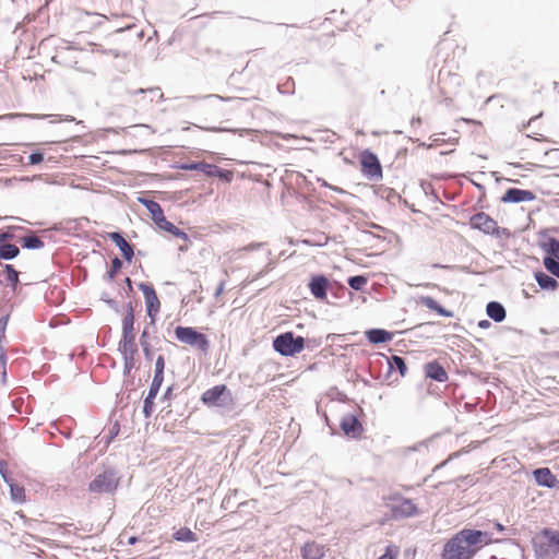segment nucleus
Returning <instances> with one entry per match:
<instances>
[{"label": "nucleus", "instance_id": "nucleus-41", "mask_svg": "<svg viewBox=\"0 0 559 559\" xmlns=\"http://www.w3.org/2000/svg\"><path fill=\"white\" fill-rule=\"evenodd\" d=\"M44 160V155L39 152L32 153L28 156V163L31 165H37Z\"/></svg>", "mask_w": 559, "mask_h": 559}, {"label": "nucleus", "instance_id": "nucleus-16", "mask_svg": "<svg viewBox=\"0 0 559 559\" xmlns=\"http://www.w3.org/2000/svg\"><path fill=\"white\" fill-rule=\"evenodd\" d=\"M163 381L153 379L147 396L144 400L143 413L150 417L154 411V399L156 397Z\"/></svg>", "mask_w": 559, "mask_h": 559}, {"label": "nucleus", "instance_id": "nucleus-13", "mask_svg": "<svg viewBox=\"0 0 559 559\" xmlns=\"http://www.w3.org/2000/svg\"><path fill=\"white\" fill-rule=\"evenodd\" d=\"M115 488L112 476L109 473L97 475L90 484L88 490L95 493L109 492Z\"/></svg>", "mask_w": 559, "mask_h": 559}, {"label": "nucleus", "instance_id": "nucleus-5", "mask_svg": "<svg viewBox=\"0 0 559 559\" xmlns=\"http://www.w3.org/2000/svg\"><path fill=\"white\" fill-rule=\"evenodd\" d=\"M140 290L144 295L146 313L151 319V323L154 324L157 318V314L160 311V300L157 296L155 288L151 284L141 283L139 284Z\"/></svg>", "mask_w": 559, "mask_h": 559}, {"label": "nucleus", "instance_id": "nucleus-29", "mask_svg": "<svg viewBox=\"0 0 559 559\" xmlns=\"http://www.w3.org/2000/svg\"><path fill=\"white\" fill-rule=\"evenodd\" d=\"M157 226L160 229H163V230H165V231H167V233H169V234H171V235H174L176 237H179V238H182V239H187L188 238V236H187V234L185 231L179 229L173 223L168 222L166 219V217L162 218L160 222L157 223Z\"/></svg>", "mask_w": 559, "mask_h": 559}, {"label": "nucleus", "instance_id": "nucleus-26", "mask_svg": "<svg viewBox=\"0 0 559 559\" xmlns=\"http://www.w3.org/2000/svg\"><path fill=\"white\" fill-rule=\"evenodd\" d=\"M543 537L546 539V546L554 554H559V532L545 530Z\"/></svg>", "mask_w": 559, "mask_h": 559}, {"label": "nucleus", "instance_id": "nucleus-9", "mask_svg": "<svg viewBox=\"0 0 559 559\" xmlns=\"http://www.w3.org/2000/svg\"><path fill=\"white\" fill-rule=\"evenodd\" d=\"M461 535H464V540L466 545L469 546V548H477L481 547L483 545H487L490 542V536L486 532L477 531V530H462Z\"/></svg>", "mask_w": 559, "mask_h": 559}, {"label": "nucleus", "instance_id": "nucleus-27", "mask_svg": "<svg viewBox=\"0 0 559 559\" xmlns=\"http://www.w3.org/2000/svg\"><path fill=\"white\" fill-rule=\"evenodd\" d=\"M535 278L543 289L555 290L558 287V282L544 272H537Z\"/></svg>", "mask_w": 559, "mask_h": 559}, {"label": "nucleus", "instance_id": "nucleus-18", "mask_svg": "<svg viewBox=\"0 0 559 559\" xmlns=\"http://www.w3.org/2000/svg\"><path fill=\"white\" fill-rule=\"evenodd\" d=\"M324 554V546L317 542H307L301 548V556L304 559H322Z\"/></svg>", "mask_w": 559, "mask_h": 559}, {"label": "nucleus", "instance_id": "nucleus-47", "mask_svg": "<svg viewBox=\"0 0 559 559\" xmlns=\"http://www.w3.org/2000/svg\"><path fill=\"white\" fill-rule=\"evenodd\" d=\"M9 237H10V235H9V234H7V233H4V234L0 235V242H1V241H3V240H5V239H7V238H9Z\"/></svg>", "mask_w": 559, "mask_h": 559}, {"label": "nucleus", "instance_id": "nucleus-28", "mask_svg": "<svg viewBox=\"0 0 559 559\" xmlns=\"http://www.w3.org/2000/svg\"><path fill=\"white\" fill-rule=\"evenodd\" d=\"M173 537L175 540L183 543H194L198 540L197 534L189 527H180L173 534Z\"/></svg>", "mask_w": 559, "mask_h": 559}, {"label": "nucleus", "instance_id": "nucleus-6", "mask_svg": "<svg viewBox=\"0 0 559 559\" xmlns=\"http://www.w3.org/2000/svg\"><path fill=\"white\" fill-rule=\"evenodd\" d=\"M362 174L369 179H380L382 167L376 154L366 150L359 154Z\"/></svg>", "mask_w": 559, "mask_h": 559}, {"label": "nucleus", "instance_id": "nucleus-10", "mask_svg": "<svg viewBox=\"0 0 559 559\" xmlns=\"http://www.w3.org/2000/svg\"><path fill=\"white\" fill-rule=\"evenodd\" d=\"M225 395H230L227 386L225 384H218L204 391L201 395V401L207 406H219L221 404L218 401H221Z\"/></svg>", "mask_w": 559, "mask_h": 559}, {"label": "nucleus", "instance_id": "nucleus-7", "mask_svg": "<svg viewBox=\"0 0 559 559\" xmlns=\"http://www.w3.org/2000/svg\"><path fill=\"white\" fill-rule=\"evenodd\" d=\"M163 92L159 87L141 88L132 93V102L142 107H148L163 100Z\"/></svg>", "mask_w": 559, "mask_h": 559}, {"label": "nucleus", "instance_id": "nucleus-8", "mask_svg": "<svg viewBox=\"0 0 559 559\" xmlns=\"http://www.w3.org/2000/svg\"><path fill=\"white\" fill-rule=\"evenodd\" d=\"M469 224L473 228L486 234H495L498 230L497 222L485 212L476 213L471 217Z\"/></svg>", "mask_w": 559, "mask_h": 559}, {"label": "nucleus", "instance_id": "nucleus-43", "mask_svg": "<svg viewBox=\"0 0 559 559\" xmlns=\"http://www.w3.org/2000/svg\"><path fill=\"white\" fill-rule=\"evenodd\" d=\"M7 321L8 319L7 318H1L0 319V340L3 337L4 335V331H5V326H7Z\"/></svg>", "mask_w": 559, "mask_h": 559}, {"label": "nucleus", "instance_id": "nucleus-46", "mask_svg": "<svg viewBox=\"0 0 559 559\" xmlns=\"http://www.w3.org/2000/svg\"><path fill=\"white\" fill-rule=\"evenodd\" d=\"M480 328H488L490 325V322L487 320H483L478 324Z\"/></svg>", "mask_w": 559, "mask_h": 559}, {"label": "nucleus", "instance_id": "nucleus-1", "mask_svg": "<svg viewBox=\"0 0 559 559\" xmlns=\"http://www.w3.org/2000/svg\"><path fill=\"white\" fill-rule=\"evenodd\" d=\"M274 349L283 356H294L305 348V338L295 336L293 332H285L273 341Z\"/></svg>", "mask_w": 559, "mask_h": 559}, {"label": "nucleus", "instance_id": "nucleus-32", "mask_svg": "<svg viewBox=\"0 0 559 559\" xmlns=\"http://www.w3.org/2000/svg\"><path fill=\"white\" fill-rule=\"evenodd\" d=\"M390 369H397L402 377L406 376L407 367L404 359L397 355H393L389 358Z\"/></svg>", "mask_w": 559, "mask_h": 559}, {"label": "nucleus", "instance_id": "nucleus-34", "mask_svg": "<svg viewBox=\"0 0 559 559\" xmlns=\"http://www.w3.org/2000/svg\"><path fill=\"white\" fill-rule=\"evenodd\" d=\"M543 263L549 273L559 278V260L551 257H545Z\"/></svg>", "mask_w": 559, "mask_h": 559}, {"label": "nucleus", "instance_id": "nucleus-42", "mask_svg": "<svg viewBox=\"0 0 559 559\" xmlns=\"http://www.w3.org/2000/svg\"><path fill=\"white\" fill-rule=\"evenodd\" d=\"M0 474L3 477V479L9 483V478L7 475V463L4 461L0 460Z\"/></svg>", "mask_w": 559, "mask_h": 559}, {"label": "nucleus", "instance_id": "nucleus-31", "mask_svg": "<svg viewBox=\"0 0 559 559\" xmlns=\"http://www.w3.org/2000/svg\"><path fill=\"white\" fill-rule=\"evenodd\" d=\"M20 249L12 243L0 245V259L11 260L17 257Z\"/></svg>", "mask_w": 559, "mask_h": 559}, {"label": "nucleus", "instance_id": "nucleus-21", "mask_svg": "<svg viewBox=\"0 0 559 559\" xmlns=\"http://www.w3.org/2000/svg\"><path fill=\"white\" fill-rule=\"evenodd\" d=\"M534 477L537 484L546 487H554L556 477L552 475L549 468L543 467L534 471Z\"/></svg>", "mask_w": 559, "mask_h": 559}, {"label": "nucleus", "instance_id": "nucleus-36", "mask_svg": "<svg viewBox=\"0 0 559 559\" xmlns=\"http://www.w3.org/2000/svg\"><path fill=\"white\" fill-rule=\"evenodd\" d=\"M127 335H122V340L120 341V347L123 349L124 353L130 352L133 353L136 349L135 345V335H132V338L130 342H128Z\"/></svg>", "mask_w": 559, "mask_h": 559}, {"label": "nucleus", "instance_id": "nucleus-40", "mask_svg": "<svg viewBox=\"0 0 559 559\" xmlns=\"http://www.w3.org/2000/svg\"><path fill=\"white\" fill-rule=\"evenodd\" d=\"M399 556V548L395 546H388L385 549V554L382 555L378 559H397Z\"/></svg>", "mask_w": 559, "mask_h": 559}, {"label": "nucleus", "instance_id": "nucleus-2", "mask_svg": "<svg viewBox=\"0 0 559 559\" xmlns=\"http://www.w3.org/2000/svg\"><path fill=\"white\" fill-rule=\"evenodd\" d=\"M463 537L459 532L444 545L442 559H471L476 554L477 548H469Z\"/></svg>", "mask_w": 559, "mask_h": 559}, {"label": "nucleus", "instance_id": "nucleus-39", "mask_svg": "<svg viewBox=\"0 0 559 559\" xmlns=\"http://www.w3.org/2000/svg\"><path fill=\"white\" fill-rule=\"evenodd\" d=\"M10 487H11V493H12V497L16 500H24L25 498V491H24V488L23 487H20V486H14L12 484H10Z\"/></svg>", "mask_w": 559, "mask_h": 559}, {"label": "nucleus", "instance_id": "nucleus-45", "mask_svg": "<svg viewBox=\"0 0 559 559\" xmlns=\"http://www.w3.org/2000/svg\"><path fill=\"white\" fill-rule=\"evenodd\" d=\"M111 265H112V269H114V272L121 269L122 266V263L121 261L118 259V258H115L112 261H111Z\"/></svg>", "mask_w": 559, "mask_h": 559}, {"label": "nucleus", "instance_id": "nucleus-3", "mask_svg": "<svg viewBox=\"0 0 559 559\" xmlns=\"http://www.w3.org/2000/svg\"><path fill=\"white\" fill-rule=\"evenodd\" d=\"M175 335L179 342L194 346L204 353L209 349L210 343L206 335L193 328L179 325L175 330Z\"/></svg>", "mask_w": 559, "mask_h": 559}, {"label": "nucleus", "instance_id": "nucleus-11", "mask_svg": "<svg viewBox=\"0 0 559 559\" xmlns=\"http://www.w3.org/2000/svg\"><path fill=\"white\" fill-rule=\"evenodd\" d=\"M535 198H536L535 193L531 190L510 188L501 197V202H503V203L531 202V201H534Z\"/></svg>", "mask_w": 559, "mask_h": 559}, {"label": "nucleus", "instance_id": "nucleus-17", "mask_svg": "<svg viewBox=\"0 0 559 559\" xmlns=\"http://www.w3.org/2000/svg\"><path fill=\"white\" fill-rule=\"evenodd\" d=\"M109 239L112 242H115V245L120 249L122 257L127 261L132 260V258L134 255L133 248L119 233H110Z\"/></svg>", "mask_w": 559, "mask_h": 559}, {"label": "nucleus", "instance_id": "nucleus-4", "mask_svg": "<svg viewBox=\"0 0 559 559\" xmlns=\"http://www.w3.org/2000/svg\"><path fill=\"white\" fill-rule=\"evenodd\" d=\"M388 507L394 520L409 518L417 514L418 509L413 500L403 497H390Z\"/></svg>", "mask_w": 559, "mask_h": 559}, {"label": "nucleus", "instance_id": "nucleus-51", "mask_svg": "<svg viewBox=\"0 0 559 559\" xmlns=\"http://www.w3.org/2000/svg\"><path fill=\"white\" fill-rule=\"evenodd\" d=\"M558 357H559V352H558Z\"/></svg>", "mask_w": 559, "mask_h": 559}, {"label": "nucleus", "instance_id": "nucleus-12", "mask_svg": "<svg viewBox=\"0 0 559 559\" xmlns=\"http://www.w3.org/2000/svg\"><path fill=\"white\" fill-rule=\"evenodd\" d=\"M341 429L350 438H359L364 431L362 425L354 414L343 416L341 420Z\"/></svg>", "mask_w": 559, "mask_h": 559}, {"label": "nucleus", "instance_id": "nucleus-37", "mask_svg": "<svg viewBox=\"0 0 559 559\" xmlns=\"http://www.w3.org/2000/svg\"><path fill=\"white\" fill-rule=\"evenodd\" d=\"M164 368H165V359L162 355H159L155 362V376L154 379L159 381H164Z\"/></svg>", "mask_w": 559, "mask_h": 559}, {"label": "nucleus", "instance_id": "nucleus-20", "mask_svg": "<svg viewBox=\"0 0 559 559\" xmlns=\"http://www.w3.org/2000/svg\"><path fill=\"white\" fill-rule=\"evenodd\" d=\"M420 304L423 306H425L426 308H428L429 310L437 312L439 316L447 317V318H450L453 316L452 311L447 310L445 308L440 306L438 304V301L430 296H423L420 298Z\"/></svg>", "mask_w": 559, "mask_h": 559}, {"label": "nucleus", "instance_id": "nucleus-35", "mask_svg": "<svg viewBox=\"0 0 559 559\" xmlns=\"http://www.w3.org/2000/svg\"><path fill=\"white\" fill-rule=\"evenodd\" d=\"M348 285L355 290H361L367 284L368 280L365 276L357 275L348 278Z\"/></svg>", "mask_w": 559, "mask_h": 559}, {"label": "nucleus", "instance_id": "nucleus-49", "mask_svg": "<svg viewBox=\"0 0 559 559\" xmlns=\"http://www.w3.org/2000/svg\"><path fill=\"white\" fill-rule=\"evenodd\" d=\"M250 62H251V60H248V61L246 62V66L242 68V71H243L246 68H248V66L250 64Z\"/></svg>", "mask_w": 559, "mask_h": 559}, {"label": "nucleus", "instance_id": "nucleus-19", "mask_svg": "<svg viewBox=\"0 0 559 559\" xmlns=\"http://www.w3.org/2000/svg\"><path fill=\"white\" fill-rule=\"evenodd\" d=\"M122 335H127L128 340L132 338L134 333V309L132 304H128L126 314L122 320Z\"/></svg>", "mask_w": 559, "mask_h": 559}, {"label": "nucleus", "instance_id": "nucleus-14", "mask_svg": "<svg viewBox=\"0 0 559 559\" xmlns=\"http://www.w3.org/2000/svg\"><path fill=\"white\" fill-rule=\"evenodd\" d=\"M329 287V281L323 275L313 276L309 283L311 294L320 300L326 298V292Z\"/></svg>", "mask_w": 559, "mask_h": 559}, {"label": "nucleus", "instance_id": "nucleus-48", "mask_svg": "<svg viewBox=\"0 0 559 559\" xmlns=\"http://www.w3.org/2000/svg\"><path fill=\"white\" fill-rule=\"evenodd\" d=\"M135 542H136V538H135V537H131V538L129 539V544H134Z\"/></svg>", "mask_w": 559, "mask_h": 559}, {"label": "nucleus", "instance_id": "nucleus-15", "mask_svg": "<svg viewBox=\"0 0 559 559\" xmlns=\"http://www.w3.org/2000/svg\"><path fill=\"white\" fill-rule=\"evenodd\" d=\"M424 371L427 378L438 382H445L449 379L445 369L436 360L427 362L424 367Z\"/></svg>", "mask_w": 559, "mask_h": 559}, {"label": "nucleus", "instance_id": "nucleus-38", "mask_svg": "<svg viewBox=\"0 0 559 559\" xmlns=\"http://www.w3.org/2000/svg\"><path fill=\"white\" fill-rule=\"evenodd\" d=\"M5 271L8 281L11 282L13 285H16L19 282L17 271L11 264L5 265Z\"/></svg>", "mask_w": 559, "mask_h": 559}, {"label": "nucleus", "instance_id": "nucleus-22", "mask_svg": "<svg viewBox=\"0 0 559 559\" xmlns=\"http://www.w3.org/2000/svg\"><path fill=\"white\" fill-rule=\"evenodd\" d=\"M542 250L546 253V257H551L559 260V240L552 237L547 238L540 242Z\"/></svg>", "mask_w": 559, "mask_h": 559}, {"label": "nucleus", "instance_id": "nucleus-44", "mask_svg": "<svg viewBox=\"0 0 559 559\" xmlns=\"http://www.w3.org/2000/svg\"><path fill=\"white\" fill-rule=\"evenodd\" d=\"M224 289H225V282H221L219 285L217 286L216 290H215L214 296L216 298L219 297L223 294Z\"/></svg>", "mask_w": 559, "mask_h": 559}, {"label": "nucleus", "instance_id": "nucleus-50", "mask_svg": "<svg viewBox=\"0 0 559 559\" xmlns=\"http://www.w3.org/2000/svg\"><path fill=\"white\" fill-rule=\"evenodd\" d=\"M497 528L501 531L503 527L501 524H497Z\"/></svg>", "mask_w": 559, "mask_h": 559}, {"label": "nucleus", "instance_id": "nucleus-25", "mask_svg": "<svg viewBox=\"0 0 559 559\" xmlns=\"http://www.w3.org/2000/svg\"><path fill=\"white\" fill-rule=\"evenodd\" d=\"M366 336L370 343L379 344L391 341L392 335L382 329H372L366 332Z\"/></svg>", "mask_w": 559, "mask_h": 559}, {"label": "nucleus", "instance_id": "nucleus-33", "mask_svg": "<svg viewBox=\"0 0 559 559\" xmlns=\"http://www.w3.org/2000/svg\"><path fill=\"white\" fill-rule=\"evenodd\" d=\"M22 246L27 249H39L44 247V242L39 237L31 235L22 238Z\"/></svg>", "mask_w": 559, "mask_h": 559}, {"label": "nucleus", "instance_id": "nucleus-30", "mask_svg": "<svg viewBox=\"0 0 559 559\" xmlns=\"http://www.w3.org/2000/svg\"><path fill=\"white\" fill-rule=\"evenodd\" d=\"M145 205L152 216V219L157 225V223L165 217L162 206L155 201H146Z\"/></svg>", "mask_w": 559, "mask_h": 559}, {"label": "nucleus", "instance_id": "nucleus-23", "mask_svg": "<svg viewBox=\"0 0 559 559\" xmlns=\"http://www.w3.org/2000/svg\"><path fill=\"white\" fill-rule=\"evenodd\" d=\"M487 314L496 322H501L506 319V309L500 302L490 301L486 308Z\"/></svg>", "mask_w": 559, "mask_h": 559}, {"label": "nucleus", "instance_id": "nucleus-24", "mask_svg": "<svg viewBox=\"0 0 559 559\" xmlns=\"http://www.w3.org/2000/svg\"><path fill=\"white\" fill-rule=\"evenodd\" d=\"M182 168L186 170H202V171L206 173L207 175L219 174L221 177L227 178V176L222 174V171L219 169H217V167L212 166L210 164H205V163H191V164L183 165Z\"/></svg>", "mask_w": 559, "mask_h": 559}]
</instances>
